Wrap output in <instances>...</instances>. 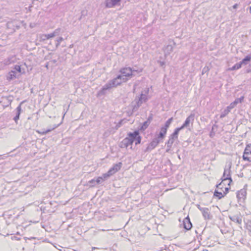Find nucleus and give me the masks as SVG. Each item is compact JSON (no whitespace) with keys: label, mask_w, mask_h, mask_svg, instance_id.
Listing matches in <instances>:
<instances>
[{"label":"nucleus","mask_w":251,"mask_h":251,"mask_svg":"<svg viewBox=\"0 0 251 251\" xmlns=\"http://www.w3.org/2000/svg\"><path fill=\"white\" fill-rule=\"evenodd\" d=\"M127 80V78L123 77L122 75H118L116 78L105 84L102 88V91L104 93L105 91L109 90L113 87H115L120 85L123 82H126Z\"/></svg>","instance_id":"obj_1"},{"label":"nucleus","mask_w":251,"mask_h":251,"mask_svg":"<svg viewBox=\"0 0 251 251\" xmlns=\"http://www.w3.org/2000/svg\"><path fill=\"white\" fill-rule=\"evenodd\" d=\"M149 88L145 91V93L142 92L138 97H136L135 99L136 105L133 107V109H137L144 102H146L148 100L147 94L149 92Z\"/></svg>","instance_id":"obj_2"},{"label":"nucleus","mask_w":251,"mask_h":251,"mask_svg":"<svg viewBox=\"0 0 251 251\" xmlns=\"http://www.w3.org/2000/svg\"><path fill=\"white\" fill-rule=\"evenodd\" d=\"M137 71L132 69L130 67L123 68L120 69V73L122 75L123 77L125 76L126 77L131 78L134 75V73L136 72Z\"/></svg>","instance_id":"obj_3"},{"label":"nucleus","mask_w":251,"mask_h":251,"mask_svg":"<svg viewBox=\"0 0 251 251\" xmlns=\"http://www.w3.org/2000/svg\"><path fill=\"white\" fill-rule=\"evenodd\" d=\"M122 165V163L121 162L115 164L111 169H109L107 174L103 175L104 178H105L115 174L121 169Z\"/></svg>","instance_id":"obj_4"},{"label":"nucleus","mask_w":251,"mask_h":251,"mask_svg":"<svg viewBox=\"0 0 251 251\" xmlns=\"http://www.w3.org/2000/svg\"><path fill=\"white\" fill-rule=\"evenodd\" d=\"M230 169H225L223 176L222 177V181H223V183L226 182L227 181H228L227 183V185L228 186H230V184L232 181L230 176Z\"/></svg>","instance_id":"obj_5"},{"label":"nucleus","mask_w":251,"mask_h":251,"mask_svg":"<svg viewBox=\"0 0 251 251\" xmlns=\"http://www.w3.org/2000/svg\"><path fill=\"white\" fill-rule=\"evenodd\" d=\"M128 136L132 137V143L135 142V145H138L141 143V137L139 135L138 131L135 130L133 132H129Z\"/></svg>","instance_id":"obj_6"},{"label":"nucleus","mask_w":251,"mask_h":251,"mask_svg":"<svg viewBox=\"0 0 251 251\" xmlns=\"http://www.w3.org/2000/svg\"><path fill=\"white\" fill-rule=\"evenodd\" d=\"M243 158L244 160L251 162V144L247 145L244 150Z\"/></svg>","instance_id":"obj_7"},{"label":"nucleus","mask_w":251,"mask_h":251,"mask_svg":"<svg viewBox=\"0 0 251 251\" xmlns=\"http://www.w3.org/2000/svg\"><path fill=\"white\" fill-rule=\"evenodd\" d=\"M131 136H129L124 139L119 144V146L121 148H127L129 146L132 145V139Z\"/></svg>","instance_id":"obj_8"},{"label":"nucleus","mask_w":251,"mask_h":251,"mask_svg":"<svg viewBox=\"0 0 251 251\" xmlns=\"http://www.w3.org/2000/svg\"><path fill=\"white\" fill-rule=\"evenodd\" d=\"M161 141L156 137L152 139L151 143L148 145L145 151H150L154 149Z\"/></svg>","instance_id":"obj_9"},{"label":"nucleus","mask_w":251,"mask_h":251,"mask_svg":"<svg viewBox=\"0 0 251 251\" xmlns=\"http://www.w3.org/2000/svg\"><path fill=\"white\" fill-rule=\"evenodd\" d=\"M194 114H191L185 120L183 124L181 126V128H186L189 126L190 123L192 124L194 120Z\"/></svg>","instance_id":"obj_10"},{"label":"nucleus","mask_w":251,"mask_h":251,"mask_svg":"<svg viewBox=\"0 0 251 251\" xmlns=\"http://www.w3.org/2000/svg\"><path fill=\"white\" fill-rule=\"evenodd\" d=\"M230 189V186L226 187L225 188V191H220L218 190H215L214 192V196L218 197L219 199L223 198L228 192L229 189Z\"/></svg>","instance_id":"obj_11"},{"label":"nucleus","mask_w":251,"mask_h":251,"mask_svg":"<svg viewBox=\"0 0 251 251\" xmlns=\"http://www.w3.org/2000/svg\"><path fill=\"white\" fill-rule=\"evenodd\" d=\"M247 191L245 188L241 189L236 193L237 198L240 201H244L245 199Z\"/></svg>","instance_id":"obj_12"},{"label":"nucleus","mask_w":251,"mask_h":251,"mask_svg":"<svg viewBox=\"0 0 251 251\" xmlns=\"http://www.w3.org/2000/svg\"><path fill=\"white\" fill-rule=\"evenodd\" d=\"M183 225L184 228L186 230H189L192 228V224L188 216L183 220Z\"/></svg>","instance_id":"obj_13"},{"label":"nucleus","mask_w":251,"mask_h":251,"mask_svg":"<svg viewBox=\"0 0 251 251\" xmlns=\"http://www.w3.org/2000/svg\"><path fill=\"white\" fill-rule=\"evenodd\" d=\"M23 101L21 102L19 105L16 109V116L13 118V120L17 123V121L19 119L20 115L22 111L21 105L23 103Z\"/></svg>","instance_id":"obj_14"},{"label":"nucleus","mask_w":251,"mask_h":251,"mask_svg":"<svg viewBox=\"0 0 251 251\" xmlns=\"http://www.w3.org/2000/svg\"><path fill=\"white\" fill-rule=\"evenodd\" d=\"M121 0H106V6L107 7L111 8L117 5Z\"/></svg>","instance_id":"obj_15"},{"label":"nucleus","mask_w":251,"mask_h":251,"mask_svg":"<svg viewBox=\"0 0 251 251\" xmlns=\"http://www.w3.org/2000/svg\"><path fill=\"white\" fill-rule=\"evenodd\" d=\"M167 131V129H166V128L162 127L160 129V131L156 138H158L161 141H162L166 134Z\"/></svg>","instance_id":"obj_16"},{"label":"nucleus","mask_w":251,"mask_h":251,"mask_svg":"<svg viewBox=\"0 0 251 251\" xmlns=\"http://www.w3.org/2000/svg\"><path fill=\"white\" fill-rule=\"evenodd\" d=\"M200 211L202 212L205 219H209L210 212L208 208L204 207V208H201Z\"/></svg>","instance_id":"obj_17"},{"label":"nucleus","mask_w":251,"mask_h":251,"mask_svg":"<svg viewBox=\"0 0 251 251\" xmlns=\"http://www.w3.org/2000/svg\"><path fill=\"white\" fill-rule=\"evenodd\" d=\"M229 219L232 221V222L237 223L238 224H241L242 223V219L241 218L237 215H233L232 216H230Z\"/></svg>","instance_id":"obj_18"},{"label":"nucleus","mask_w":251,"mask_h":251,"mask_svg":"<svg viewBox=\"0 0 251 251\" xmlns=\"http://www.w3.org/2000/svg\"><path fill=\"white\" fill-rule=\"evenodd\" d=\"M17 76V72L13 70H12L8 74L7 76V79L9 80H12Z\"/></svg>","instance_id":"obj_19"},{"label":"nucleus","mask_w":251,"mask_h":251,"mask_svg":"<svg viewBox=\"0 0 251 251\" xmlns=\"http://www.w3.org/2000/svg\"><path fill=\"white\" fill-rule=\"evenodd\" d=\"M173 47L172 45H168L167 46H166L164 48V50L165 55L166 56L167 55H169L171 53V52L173 51Z\"/></svg>","instance_id":"obj_20"},{"label":"nucleus","mask_w":251,"mask_h":251,"mask_svg":"<svg viewBox=\"0 0 251 251\" xmlns=\"http://www.w3.org/2000/svg\"><path fill=\"white\" fill-rule=\"evenodd\" d=\"M176 139H177L170 135L168 141L166 143V145L169 147H172V145Z\"/></svg>","instance_id":"obj_21"},{"label":"nucleus","mask_w":251,"mask_h":251,"mask_svg":"<svg viewBox=\"0 0 251 251\" xmlns=\"http://www.w3.org/2000/svg\"><path fill=\"white\" fill-rule=\"evenodd\" d=\"M182 129H183V128H181V126L176 128L174 132L171 135L177 139L178 133Z\"/></svg>","instance_id":"obj_22"},{"label":"nucleus","mask_w":251,"mask_h":251,"mask_svg":"<svg viewBox=\"0 0 251 251\" xmlns=\"http://www.w3.org/2000/svg\"><path fill=\"white\" fill-rule=\"evenodd\" d=\"M251 60V55H247L240 62L242 65H247V62Z\"/></svg>","instance_id":"obj_23"},{"label":"nucleus","mask_w":251,"mask_h":251,"mask_svg":"<svg viewBox=\"0 0 251 251\" xmlns=\"http://www.w3.org/2000/svg\"><path fill=\"white\" fill-rule=\"evenodd\" d=\"M226 182L223 183V181H222L221 183L217 184L216 185L217 190L222 191V192H223V191H225V187H224V185L226 184Z\"/></svg>","instance_id":"obj_24"},{"label":"nucleus","mask_w":251,"mask_h":251,"mask_svg":"<svg viewBox=\"0 0 251 251\" xmlns=\"http://www.w3.org/2000/svg\"><path fill=\"white\" fill-rule=\"evenodd\" d=\"M242 67V64L240 62L237 63L235 64L234 66H233L231 68L228 69L229 70L233 71L240 69Z\"/></svg>","instance_id":"obj_25"},{"label":"nucleus","mask_w":251,"mask_h":251,"mask_svg":"<svg viewBox=\"0 0 251 251\" xmlns=\"http://www.w3.org/2000/svg\"><path fill=\"white\" fill-rule=\"evenodd\" d=\"M230 110H231L228 109V108L227 107L225 109L221 114L220 118H223L224 117H226L229 113Z\"/></svg>","instance_id":"obj_26"},{"label":"nucleus","mask_w":251,"mask_h":251,"mask_svg":"<svg viewBox=\"0 0 251 251\" xmlns=\"http://www.w3.org/2000/svg\"><path fill=\"white\" fill-rule=\"evenodd\" d=\"M150 124V122L149 121V120L144 122L141 127V129L142 130H145L148 127Z\"/></svg>","instance_id":"obj_27"},{"label":"nucleus","mask_w":251,"mask_h":251,"mask_svg":"<svg viewBox=\"0 0 251 251\" xmlns=\"http://www.w3.org/2000/svg\"><path fill=\"white\" fill-rule=\"evenodd\" d=\"M173 118H169L166 122H165V125L162 126L164 128H166V129H168V128L169 127V126H170L172 122L173 121Z\"/></svg>","instance_id":"obj_28"},{"label":"nucleus","mask_w":251,"mask_h":251,"mask_svg":"<svg viewBox=\"0 0 251 251\" xmlns=\"http://www.w3.org/2000/svg\"><path fill=\"white\" fill-rule=\"evenodd\" d=\"M243 99L244 97H242L241 98L236 99L233 102L234 103L235 105H236L237 104L241 103L243 100Z\"/></svg>","instance_id":"obj_29"},{"label":"nucleus","mask_w":251,"mask_h":251,"mask_svg":"<svg viewBox=\"0 0 251 251\" xmlns=\"http://www.w3.org/2000/svg\"><path fill=\"white\" fill-rule=\"evenodd\" d=\"M13 70H15L16 72H18L19 73H22L21 68L19 65H15L13 68Z\"/></svg>","instance_id":"obj_30"},{"label":"nucleus","mask_w":251,"mask_h":251,"mask_svg":"<svg viewBox=\"0 0 251 251\" xmlns=\"http://www.w3.org/2000/svg\"><path fill=\"white\" fill-rule=\"evenodd\" d=\"M63 40V38L61 37H60L56 40V47L58 48L61 43V42Z\"/></svg>","instance_id":"obj_31"},{"label":"nucleus","mask_w":251,"mask_h":251,"mask_svg":"<svg viewBox=\"0 0 251 251\" xmlns=\"http://www.w3.org/2000/svg\"><path fill=\"white\" fill-rule=\"evenodd\" d=\"M39 39L40 41H44L47 39L46 34H41L39 36Z\"/></svg>","instance_id":"obj_32"},{"label":"nucleus","mask_w":251,"mask_h":251,"mask_svg":"<svg viewBox=\"0 0 251 251\" xmlns=\"http://www.w3.org/2000/svg\"><path fill=\"white\" fill-rule=\"evenodd\" d=\"M60 31V28L56 29L53 32L54 33L55 36H57L59 35V32Z\"/></svg>","instance_id":"obj_33"},{"label":"nucleus","mask_w":251,"mask_h":251,"mask_svg":"<svg viewBox=\"0 0 251 251\" xmlns=\"http://www.w3.org/2000/svg\"><path fill=\"white\" fill-rule=\"evenodd\" d=\"M57 126H55L54 127H53L52 129H48V130H45V131H43L42 132V134H46L48 133H49V132L51 131L52 129H53L54 128L57 127Z\"/></svg>","instance_id":"obj_34"},{"label":"nucleus","mask_w":251,"mask_h":251,"mask_svg":"<svg viewBox=\"0 0 251 251\" xmlns=\"http://www.w3.org/2000/svg\"><path fill=\"white\" fill-rule=\"evenodd\" d=\"M209 71V68L207 67H205L203 68L202 71V74L203 75Z\"/></svg>","instance_id":"obj_35"},{"label":"nucleus","mask_w":251,"mask_h":251,"mask_svg":"<svg viewBox=\"0 0 251 251\" xmlns=\"http://www.w3.org/2000/svg\"><path fill=\"white\" fill-rule=\"evenodd\" d=\"M103 181V178L101 177H99L96 180V182L97 183H100Z\"/></svg>","instance_id":"obj_36"},{"label":"nucleus","mask_w":251,"mask_h":251,"mask_svg":"<svg viewBox=\"0 0 251 251\" xmlns=\"http://www.w3.org/2000/svg\"><path fill=\"white\" fill-rule=\"evenodd\" d=\"M236 105L234 104V103L232 102H231L229 106H227L228 109L231 110L232 108H233Z\"/></svg>","instance_id":"obj_37"},{"label":"nucleus","mask_w":251,"mask_h":251,"mask_svg":"<svg viewBox=\"0 0 251 251\" xmlns=\"http://www.w3.org/2000/svg\"><path fill=\"white\" fill-rule=\"evenodd\" d=\"M56 62H57L56 60L52 59L50 61V63L51 64H55L56 63Z\"/></svg>","instance_id":"obj_38"},{"label":"nucleus","mask_w":251,"mask_h":251,"mask_svg":"<svg viewBox=\"0 0 251 251\" xmlns=\"http://www.w3.org/2000/svg\"><path fill=\"white\" fill-rule=\"evenodd\" d=\"M159 63L160 65L162 67H163L164 65H165V62L164 61H159Z\"/></svg>","instance_id":"obj_39"},{"label":"nucleus","mask_w":251,"mask_h":251,"mask_svg":"<svg viewBox=\"0 0 251 251\" xmlns=\"http://www.w3.org/2000/svg\"><path fill=\"white\" fill-rule=\"evenodd\" d=\"M55 35H54V33H53V32L51 33H50V38H53V37H55Z\"/></svg>","instance_id":"obj_40"},{"label":"nucleus","mask_w":251,"mask_h":251,"mask_svg":"<svg viewBox=\"0 0 251 251\" xmlns=\"http://www.w3.org/2000/svg\"><path fill=\"white\" fill-rule=\"evenodd\" d=\"M171 147H169L168 146H167V149H166V151L168 152L170 151V150H171Z\"/></svg>","instance_id":"obj_41"},{"label":"nucleus","mask_w":251,"mask_h":251,"mask_svg":"<svg viewBox=\"0 0 251 251\" xmlns=\"http://www.w3.org/2000/svg\"><path fill=\"white\" fill-rule=\"evenodd\" d=\"M46 36L47 40L50 39V34H46Z\"/></svg>","instance_id":"obj_42"},{"label":"nucleus","mask_w":251,"mask_h":251,"mask_svg":"<svg viewBox=\"0 0 251 251\" xmlns=\"http://www.w3.org/2000/svg\"><path fill=\"white\" fill-rule=\"evenodd\" d=\"M237 6H238V4L236 3V4H235L233 6V8L234 9H236V8H237Z\"/></svg>","instance_id":"obj_43"},{"label":"nucleus","mask_w":251,"mask_h":251,"mask_svg":"<svg viewBox=\"0 0 251 251\" xmlns=\"http://www.w3.org/2000/svg\"><path fill=\"white\" fill-rule=\"evenodd\" d=\"M198 209L200 210V209L201 208H204V207H201L199 205L198 206Z\"/></svg>","instance_id":"obj_44"},{"label":"nucleus","mask_w":251,"mask_h":251,"mask_svg":"<svg viewBox=\"0 0 251 251\" xmlns=\"http://www.w3.org/2000/svg\"><path fill=\"white\" fill-rule=\"evenodd\" d=\"M249 226L251 227V229H250L251 231V222H250L249 224Z\"/></svg>","instance_id":"obj_45"},{"label":"nucleus","mask_w":251,"mask_h":251,"mask_svg":"<svg viewBox=\"0 0 251 251\" xmlns=\"http://www.w3.org/2000/svg\"><path fill=\"white\" fill-rule=\"evenodd\" d=\"M49 63H50V62L46 64V67H47V68H48V65H49Z\"/></svg>","instance_id":"obj_46"},{"label":"nucleus","mask_w":251,"mask_h":251,"mask_svg":"<svg viewBox=\"0 0 251 251\" xmlns=\"http://www.w3.org/2000/svg\"><path fill=\"white\" fill-rule=\"evenodd\" d=\"M250 13H251V6L250 7Z\"/></svg>","instance_id":"obj_47"},{"label":"nucleus","mask_w":251,"mask_h":251,"mask_svg":"<svg viewBox=\"0 0 251 251\" xmlns=\"http://www.w3.org/2000/svg\"><path fill=\"white\" fill-rule=\"evenodd\" d=\"M94 250V247H92V250L93 251Z\"/></svg>","instance_id":"obj_48"}]
</instances>
